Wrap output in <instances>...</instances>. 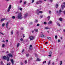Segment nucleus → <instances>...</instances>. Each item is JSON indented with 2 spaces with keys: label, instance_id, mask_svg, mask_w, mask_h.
Returning <instances> with one entry per match:
<instances>
[{
  "label": "nucleus",
  "instance_id": "1",
  "mask_svg": "<svg viewBox=\"0 0 65 65\" xmlns=\"http://www.w3.org/2000/svg\"><path fill=\"white\" fill-rule=\"evenodd\" d=\"M18 18L19 19H22L23 18L22 13L20 12L19 13L18 15Z\"/></svg>",
  "mask_w": 65,
  "mask_h": 65
},
{
  "label": "nucleus",
  "instance_id": "2",
  "mask_svg": "<svg viewBox=\"0 0 65 65\" xmlns=\"http://www.w3.org/2000/svg\"><path fill=\"white\" fill-rule=\"evenodd\" d=\"M29 38L30 39V40L31 41V40H33V39H34V37L33 36H31L29 37Z\"/></svg>",
  "mask_w": 65,
  "mask_h": 65
},
{
  "label": "nucleus",
  "instance_id": "3",
  "mask_svg": "<svg viewBox=\"0 0 65 65\" xmlns=\"http://www.w3.org/2000/svg\"><path fill=\"white\" fill-rule=\"evenodd\" d=\"M61 8L62 9H64L65 7V2H63V3H62V5H61Z\"/></svg>",
  "mask_w": 65,
  "mask_h": 65
},
{
  "label": "nucleus",
  "instance_id": "4",
  "mask_svg": "<svg viewBox=\"0 0 65 65\" xmlns=\"http://www.w3.org/2000/svg\"><path fill=\"white\" fill-rule=\"evenodd\" d=\"M11 8V5H10L9 7L8 8V9L7 10L8 12H9V11H10Z\"/></svg>",
  "mask_w": 65,
  "mask_h": 65
},
{
  "label": "nucleus",
  "instance_id": "5",
  "mask_svg": "<svg viewBox=\"0 0 65 65\" xmlns=\"http://www.w3.org/2000/svg\"><path fill=\"white\" fill-rule=\"evenodd\" d=\"M43 34V32H41L40 34V36L41 37H44V35Z\"/></svg>",
  "mask_w": 65,
  "mask_h": 65
},
{
  "label": "nucleus",
  "instance_id": "6",
  "mask_svg": "<svg viewBox=\"0 0 65 65\" xmlns=\"http://www.w3.org/2000/svg\"><path fill=\"white\" fill-rule=\"evenodd\" d=\"M11 62L12 65H13L14 62V61L12 59H11Z\"/></svg>",
  "mask_w": 65,
  "mask_h": 65
},
{
  "label": "nucleus",
  "instance_id": "7",
  "mask_svg": "<svg viewBox=\"0 0 65 65\" xmlns=\"http://www.w3.org/2000/svg\"><path fill=\"white\" fill-rule=\"evenodd\" d=\"M42 2L41 1H37L36 2V4H40V3Z\"/></svg>",
  "mask_w": 65,
  "mask_h": 65
},
{
  "label": "nucleus",
  "instance_id": "8",
  "mask_svg": "<svg viewBox=\"0 0 65 65\" xmlns=\"http://www.w3.org/2000/svg\"><path fill=\"white\" fill-rule=\"evenodd\" d=\"M8 24H9V23L8 22H7L6 23V27L8 28Z\"/></svg>",
  "mask_w": 65,
  "mask_h": 65
},
{
  "label": "nucleus",
  "instance_id": "9",
  "mask_svg": "<svg viewBox=\"0 0 65 65\" xmlns=\"http://www.w3.org/2000/svg\"><path fill=\"white\" fill-rule=\"evenodd\" d=\"M44 29H46V30H47L48 29H50V28L49 27L46 26L44 27Z\"/></svg>",
  "mask_w": 65,
  "mask_h": 65
},
{
  "label": "nucleus",
  "instance_id": "10",
  "mask_svg": "<svg viewBox=\"0 0 65 65\" xmlns=\"http://www.w3.org/2000/svg\"><path fill=\"white\" fill-rule=\"evenodd\" d=\"M39 9L37 10L36 12V13L38 15L39 14Z\"/></svg>",
  "mask_w": 65,
  "mask_h": 65
},
{
  "label": "nucleus",
  "instance_id": "11",
  "mask_svg": "<svg viewBox=\"0 0 65 65\" xmlns=\"http://www.w3.org/2000/svg\"><path fill=\"white\" fill-rule=\"evenodd\" d=\"M52 23V21L50 20L49 21V22L48 23V24L49 25H50V24H51Z\"/></svg>",
  "mask_w": 65,
  "mask_h": 65
},
{
  "label": "nucleus",
  "instance_id": "12",
  "mask_svg": "<svg viewBox=\"0 0 65 65\" xmlns=\"http://www.w3.org/2000/svg\"><path fill=\"white\" fill-rule=\"evenodd\" d=\"M8 56L9 57H12V55L10 54H8Z\"/></svg>",
  "mask_w": 65,
  "mask_h": 65
},
{
  "label": "nucleus",
  "instance_id": "13",
  "mask_svg": "<svg viewBox=\"0 0 65 65\" xmlns=\"http://www.w3.org/2000/svg\"><path fill=\"white\" fill-rule=\"evenodd\" d=\"M7 62H8L9 61V58L7 56Z\"/></svg>",
  "mask_w": 65,
  "mask_h": 65
},
{
  "label": "nucleus",
  "instance_id": "14",
  "mask_svg": "<svg viewBox=\"0 0 65 65\" xmlns=\"http://www.w3.org/2000/svg\"><path fill=\"white\" fill-rule=\"evenodd\" d=\"M28 13H26L24 15V17L25 18H26L28 16Z\"/></svg>",
  "mask_w": 65,
  "mask_h": 65
},
{
  "label": "nucleus",
  "instance_id": "15",
  "mask_svg": "<svg viewBox=\"0 0 65 65\" xmlns=\"http://www.w3.org/2000/svg\"><path fill=\"white\" fill-rule=\"evenodd\" d=\"M40 59H39V58H37V61H40Z\"/></svg>",
  "mask_w": 65,
  "mask_h": 65
},
{
  "label": "nucleus",
  "instance_id": "16",
  "mask_svg": "<svg viewBox=\"0 0 65 65\" xmlns=\"http://www.w3.org/2000/svg\"><path fill=\"white\" fill-rule=\"evenodd\" d=\"M3 59H5V60H6V57L5 56H4L3 57Z\"/></svg>",
  "mask_w": 65,
  "mask_h": 65
},
{
  "label": "nucleus",
  "instance_id": "17",
  "mask_svg": "<svg viewBox=\"0 0 65 65\" xmlns=\"http://www.w3.org/2000/svg\"><path fill=\"white\" fill-rule=\"evenodd\" d=\"M5 20V18H4V19H1V22H3Z\"/></svg>",
  "mask_w": 65,
  "mask_h": 65
},
{
  "label": "nucleus",
  "instance_id": "18",
  "mask_svg": "<svg viewBox=\"0 0 65 65\" xmlns=\"http://www.w3.org/2000/svg\"><path fill=\"white\" fill-rule=\"evenodd\" d=\"M59 6V5L58 4H56V5H55V6L56 8H58V6Z\"/></svg>",
  "mask_w": 65,
  "mask_h": 65
},
{
  "label": "nucleus",
  "instance_id": "19",
  "mask_svg": "<svg viewBox=\"0 0 65 65\" xmlns=\"http://www.w3.org/2000/svg\"><path fill=\"white\" fill-rule=\"evenodd\" d=\"M5 26V23H3L2 24V27H4Z\"/></svg>",
  "mask_w": 65,
  "mask_h": 65
},
{
  "label": "nucleus",
  "instance_id": "20",
  "mask_svg": "<svg viewBox=\"0 0 65 65\" xmlns=\"http://www.w3.org/2000/svg\"><path fill=\"white\" fill-rule=\"evenodd\" d=\"M20 46V43H18L17 44V47H19Z\"/></svg>",
  "mask_w": 65,
  "mask_h": 65
},
{
  "label": "nucleus",
  "instance_id": "21",
  "mask_svg": "<svg viewBox=\"0 0 65 65\" xmlns=\"http://www.w3.org/2000/svg\"><path fill=\"white\" fill-rule=\"evenodd\" d=\"M32 59V58L31 57V58H29L28 59L29 61H30V60H31Z\"/></svg>",
  "mask_w": 65,
  "mask_h": 65
},
{
  "label": "nucleus",
  "instance_id": "22",
  "mask_svg": "<svg viewBox=\"0 0 65 65\" xmlns=\"http://www.w3.org/2000/svg\"><path fill=\"white\" fill-rule=\"evenodd\" d=\"M47 18L48 19V21L50 20V16H48L47 17Z\"/></svg>",
  "mask_w": 65,
  "mask_h": 65
},
{
  "label": "nucleus",
  "instance_id": "23",
  "mask_svg": "<svg viewBox=\"0 0 65 65\" xmlns=\"http://www.w3.org/2000/svg\"><path fill=\"white\" fill-rule=\"evenodd\" d=\"M24 63H25V64H26L27 63V61L26 60H25Z\"/></svg>",
  "mask_w": 65,
  "mask_h": 65
},
{
  "label": "nucleus",
  "instance_id": "24",
  "mask_svg": "<svg viewBox=\"0 0 65 65\" xmlns=\"http://www.w3.org/2000/svg\"><path fill=\"white\" fill-rule=\"evenodd\" d=\"M19 9H20L21 11H22V10H23V8H20Z\"/></svg>",
  "mask_w": 65,
  "mask_h": 65
},
{
  "label": "nucleus",
  "instance_id": "25",
  "mask_svg": "<svg viewBox=\"0 0 65 65\" xmlns=\"http://www.w3.org/2000/svg\"><path fill=\"white\" fill-rule=\"evenodd\" d=\"M51 13H52V11H49V14H51Z\"/></svg>",
  "mask_w": 65,
  "mask_h": 65
},
{
  "label": "nucleus",
  "instance_id": "26",
  "mask_svg": "<svg viewBox=\"0 0 65 65\" xmlns=\"http://www.w3.org/2000/svg\"><path fill=\"white\" fill-rule=\"evenodd\" d=\"M42 13V11H39V13Z\"/></svg>",
  "mask_w": 65,
  "mask_h": 65
},
{
  "label": "nucleus",
  "instance_id": "27",
  "mask_svg": "<svg viewBox=\"0 0 65 65\" xmlns=\"http://www.w3.org/2000/svg\"><path fill=\"white\" fill-rule=\"evenodd\" d=\"M26 3H27V2H26V1H25L24 2L23 4H24V5L26 4Z\"/></svg>",
  "mask_w": 65,
  "mask_h": 65
},
{
  "label": "nucleus",
  "instance_id": "28",
  "mask_svg": "<svg viewBox=\"0 0 65 65\" xmlns=\"http://www.w3.org/2000/svg\"><path fill=\"white\" fill-rule=\"evenodd\" d=\"M57 25L58 26H59L60 27V24H59V23H57Z\"/></svg>",
  "mask_w": 65,
  "mask_h": 65
},
{
  "label": "nucleus",
  "instance_id": "29",
  "mask_svg": "<svg viewBox=\"0 0 65 65\" xmlns=\"http://www.w3.org/2000/svg\"><path fill=\"white\" fill-rule=\"evenodd\" d=\"M35 31H36V32H37L38 31V29H35Z\"/></svg>",
  "mask_w": 65,
  "mask_h": 65
},
{
  "label": "nucleus",
  "instance_id": "30",
  "mask_svg": "<svg viewBox=\"0 0 65 65\" xmlns=\"http://www.w3.org/2000/svg\"><path fill=\"white\" fill-rule=\"evenodd\" d=\"M59 20L60 21H62V18H60L59 19Z\"/></svg>",
  "mask_w": 65,
  "mask_h": 65
},
{
  "label": "nucleus",
  "instance_id": "31",
  "mask_svg": "<svg viewBox=\"0 0 65 65\" xmlns=\"http://www.w3.org/2000/svg\"><path fill=\"white\" fill-rule=\"evenodd\" d=\"M35 23H37L38 22V20H35Z\"/></svg>",
  "mask_w": 65,
  "mask_h": 65
},
{
  "label": "nucleus",
  "instance_id": "32",
  "mask_svg": "<svg viewBox=\"0 0 65 65\" xmlns=\"http://www.w3.org/2000/svg\"><path fill=\"white\" fill-rule=\"evenodd\" d=\"M1 65H2L3 64V61H1Z\"/></svg>",
  "mask_w": 65,
  "mask_h": 65
},
{
  "label": "nucleus",
  "instance_id": "33",
  "mask_svg": "<svg viewBox=\"0 0 65 65\" xmlns=\"http://www.w3.org/2000/svg\"><path fill=\"white\" fill-rule=\"evenodd\" d=\"M55 39H57V35L55 36Z\"/></svg>",
  "mask_w": 65,
  "mask_h": 65
},
{
  "label": "nucleus",
  "instance_id": "34",
  "mask_svg": "<svg viewBox=\"0 0 65 65\" xmlns=\"http://www.w3.org/2000/svg\"><path fill=\"white\" fill-rule=\"evenodd\" d=\"M49 55H52V52H49Z\"/></svg>",
  "mask_w": 65,
  "mask_h": 65
},
{
  "label": "nucleus",
  "instance_id": "35",
  "mask_svg": "<svg viewBox=\"0 0 65 65\" xmlns=\"http://www.w3.org/2000/svg\"><path fill=\"white\" fill-rule=\"evenodd\" d=\"M48 39H51V38L50 37H47Z\"/></svg>",
  "mask_w": 65,
  "mask_h": 65
},
{
  "label": "nucleus",
  "instance_id": "36",
  "mask_svg": "<svg viewBox=\"0 0 65 65\" xmlns=\"http://www.w3.org/2000/svg\"><path fill=\"white\" fill-rule=\"evenodd\" d=\"M5 46V45H4V44H3L2 45V47H4Z\"/></svg>",
  "mask_w": 65,
  "mask_h": 65
},
{
  "label": "nucleus",
  "instance_id": "37",
  "mask_svg": "<svg viewBox=\"0 0 65 65\" xmlns=\"http://www.w3.org/2000/svg\"><path fill=\"white\" fill-rule=\"evenodd\" d=\"M51 62V61H50L49 62H48V65H50V63Z\"/></svg>",
  "mask_w": 65,
  "mask_h": 65
},
{
  "label": "nucleus",
  "instance_id": "38",
  "mask_svg": "<svg viewBox=\"0 0 65 65\" xmlns=\"http://www.w3.org/2000/svg\"><path fill=\"white\" fill-rule=\"evenodd\" d=\"M15 17L14 16H13L12 17V19H15Z\"/></svg>",
  "mask_w": 65,
  "mask_h": 65
},
{
  "label": "nucleus",
  "instance_id": "39",
  "mask_svg": "<svg viewBox=\"0 0 65 65\" xmlns=\"http://www.w3.org/2000/svg\"><path fill=\"white\" fill-rule=\"evenodd\" d=\"M62 61H60V65H62Z\"/></svg>",
  "mask_w": 65,
  "mask_h": 65
},
{
  "label": "nucleus",
  "instance_id": "40",
  "mask_svg": "<svg viewBox=\"0 0 65 65\" xmlns=\"http://www.w3.org/2000/svg\"><path fill=\"white\" fill-rule=\"evenodd\" d=\"M44 25H46V22H44Z\"/></svg>",
  "mask_w": 65,
  "mask_h": 65
},
{
  "label": "nucleus",
  "instance_id": "41",
  "mask_svg": "<svg viewBox=\"0 0 65 65\" xmlns=\"http://www.w3.org/2000/svg\"><path fill=\"white\" fill-rule=\"evenodd\" d=\"M13 34V30H12V31L11 32V35H12Z\"/></svg>",
  "mask_w": 65,
  "mask_h": 65
},
{
  "label": "nucleus",
  "instance_id": "42",
  "mask_svg": "<svg viewBox=\"0 0 65 65\" xmlns=\"http://www.w3.org/2000/svg\"><path fill=\"white\" fill-rule=\"evenodd\" d=\"M44 63H46V61H43V64H44Z\"/></svg>",
  "mask_w": 65,
  "mask_h": 65
},
{
  "label": "nucleus",
  "instance_id": "43",
  "mask_svg": "<svg viewBox=\"0 0 65 65\" xmlns=\"http://www.w3.org/2000/svg\"><path fill=\"white\" fill-rule=\"evenodd\" d=\"M29 56V54H26V56L27 57H28Z\"/></svg>",
  "mask_w": 65,
  "mask_h": 65
},
{
  "label": "nucleus",
  "instance_id": "44",
  "mask_svg": "<svg viewBox=\"0 0 65 65\" xmlns=\"http://www.w3.org/2000/svg\"><path fill=\"white\" fill-rule=\"evenodd\" d=\"M34 0H32V2L31 3H34Z\"/></svg>",
  "mask_w": 65,
  "mask_h": 65
},
{
  "label": "nucleus",
  "instance_id": "45",
  "mask_svg": "<svg viewBox=\"0 0 65 65\" xmlns=\"http://www.w3.org/2000/svg\"><path fill=\"white\" fill-rule=\"evenodd\" d=\"M59 12H62V11H61V10H59Z\"/></svg>",
  "mask_w": 65,
  "mask_h": 65
},
{
  "label": "nucleus",
  "instance_id": "46",
  "mask_svg": "<svg viewBox=\"0 0 65 65\" xmlns=\"http://www.w3.org/2000/svg\"><path fill=\"white\" fill-rule=\"evenodd\" d=\"M43 17V15H41L40 16V17L41 18H42Z\"/></svg>",
  "mask_w": 65,
  "mask_h": 65
},
{
  "label": "nucleus",
  "instance_id": "47",
  "mask_svg": "<svg viewBox=\"0 0 65 65\" xmlns=\"http://www.w3.org/2000/svg\"><path fill=\"white\" fill-rule=\"evenodd\" d=\"M6 42H8V40H6Z\"/></svg>",
  "mask_w": 65,
  "mask_h": 65
},
{
  "label": "nucleus",
  "instance_id": "48",
  "mask_svg": "<svg viewBox=\"0 0 65 65\" xmlns=\"http://www.w3.org/2000/svg\"><path fill=\"white\" fill-rule=\"evenodd\" d=\"M21 65H24V64L22 63H21Z\"/></svg>",
  "mask_w": 65,
  "mask_h": 65
},
{
  "label": "nucleus",
  "instance_id": "49",
  "mask_svg": "<svg viewBox=\"0 0 65 65\" xmlns=\"http://www.w3.org/2000/svg\"><path fill=\"white\" fill-rule=\"evenodd\" d=\"M24 49H23L22 50V53H23L24 52Z\"/></svg>",
  "mask_w": 65,
  "mask_h": 65
},
{
  "label": "nucleus",
  "instance_id": "50",
  "mask_svg": "<svg viewBox=\"0 0 65 65\" xmlns=\"http://www.w3.org/2000/svg\"><path fill=\"white\" fill-rule=\"evenodd\" d=\"M20 40H21V41H23V39L22 38H21L20 39Z\"/></svg>",
  "mask_w": 65,
  "mask_h": 65
},
{
  "label": "nucleus",
  "instance_id": "51",
  "mask_svg": "<svg viewBox=\"0 0 65 65\" xmlns=\"http://www.w3.org/2000/svg\"><path fill=\"white\" fill-rule=\"evenodd\" d=\"M58 42H60V40H58Z\"/></svg>",
  "mask_w": 65,
  "mask_h": 65
},
{
  "label": "nucleus",
  "instance_id": "52",
  "mask_svg": "<svg viewBox=\"0 0 65 65\" xmlns=\"http://www.w3.org/2000/svg\"><path fill=\"white\" fill-rule=\"evenodd\" d=\"M48 42H46L45 43V44H47V43H48Z\"/></svg>",
  "mask_w": 65,
  "mask_h": 65
},
{
  "label": "nucleus",
  "instance_id": "53",
  "mask_svg": "<svg viewBox=\"0 0 65 65\" xmlns=\"http://www.w3.org/2000/svg\"><path fill=\"white\" fill-rule=\"evenodd\" d=\"M23 38H24V37H25V35L24 34H23Z\"/></svg>",
  "mask_w": 65,
  "mask_h": 65
},
{
  "label": "nucleus",
  "instance_id": "54",
  "mask_svg": "<svg viewBox=\"0 0 65 65\" xmlns=\"http://www.w3.org/2000/svg\"><path fill=\"white\" fill-rule=\"evenodd\" d=\"M63 13L64 14H65V11H63Z\"/></svg>",
  "mask_w": 65,
  "mask_h": 65
},
{
  "label": "nucleus",
  "instance_id": "55",
  "mask_svg": "<svg viewBox=\"0 0 65 65\" xmlns=\"http://www.w3.org/2000/svg\"><path fill=\"white\" fill-rule=\"evenodd\" d=\"M35 56L36 57H37V54H35Z\"/></svg>",
  "mask_w": 65,
  "mask_h": 65
},
{
  "label": "nucleus",
  "instance_id": "56",
  "mask_svg": "<svg viewBox=\"0 0 65 65\" xmlns=\"http://www.w3.org/2000/svg\"><path fill=\"white\" fill-rule=\"evenodd\" d=\"M37 26H39V24H37Z\"/></svg>",
  "mask_w": 65,
  "mask_h": 65
},
{
  "label": "nucleus",
  "instance_id": "57",
  "mask_svg": "<svg viewBox=\"0 0 65 65\" xmlns=\"http://www.w3.org/2000/svg\"><path fill=\"white\" fill-rule=\"evenodd\" d=\"M30 47H32V45H30Z\"/></svg>",
  "mask_w": 65,
  "mask_h": 65
},
{
  "label": "nucleus",
  "instance_id": "58",
  "mask_svg": "<svg viewBox=\"0 0 65 65\" xmlns=\"http://www.w3.org/2000/svg\"><path fill=\"white\" fill-rule=\"evenodd\" d=\"M22 1L21 0L20 1V3H22Z\"/></svg>",
  "mask_w": 65,
  "mask_h": 65
},
{
  "label": "nucleus",
  "instance_id": "59",
  "mask_svg": "<svg viewBox=\"0 0 65 65\" xmlns=\"http://www.w3.org/2000/svg\"><path fill=\"white\" fill-rule=\"evenodd\" d=\"M10 65V63H8V64H7V65Z\"/></svg>",
  "mask_w": 65,
  "mask_h": 65
},
{
  "label": "nucleus",
  "instance_id": "60",
  "mask_svg": "<svg viewBox=\"0 0 65 65\" xmlns=\"http://www.w3.org/2000/svg\"><path fill=\"white\" fill-rule=\"evenodd\" d=\"M51 2H53V0H49Z\"/></svg>",
  "mask_w": 65,
  "mask_h": 65
},
{
  "label": "nucleus",
  "instance_id": "61",
  "mask_svg": "<svg viewBox=\"0 0 65 65\" xmlns=\"http://www.w3.org/2000/svg\"><path fill=\"white\" fill-rule=\"evenodd\" d=\"M24 29L23 28H22L21 29V30H23Z\"/></svg>",
  "mask_w": 65,
  "mask_h": 65
},
{
  "label": "nucleus",
  "instance_id": "62",
  "mask_svg": "<svg viewBox=\"0 0 65 65\" xmlns=\"http://www.w3.org/2000/svg\"><path fill=\"white\" fill-rule=\"evenodd\" d=\"M48 56H49V57H52V55H49Z\"/></svg>",
  "mask_w": 65,
  "mask_h": 65
},
{
  "label": "nucleus",
  "instance_id": "63",
  "mask_svg": "<svg viewBox=\"0 0 65 65\" xmlns=\"http://www.w3.org/2000/svg\"><path fill=\"white\" fill-rule=\"evenodd\" d=\"M32 33H34V30H33L32 31Z\"/></svg>",
  "mask_w": 65,
  "mask_h": 65
},
{
  "label": "nucleus",
  "instance_id": "64",
  "mask_svg": "<svg viewBox=\"0 0 65 65\" xmlns=\"http://www.w3.org/2000/svg\"><path fill=\"white\" fill-rule=\"evenodd\" d=\"M60 38H61V39H62V37H61Z\"/></svg>",
  "mask_w": 65,
  "mask_h": 65
}]
</instances>
